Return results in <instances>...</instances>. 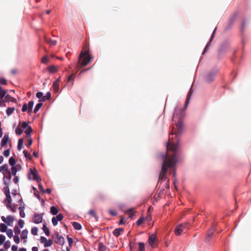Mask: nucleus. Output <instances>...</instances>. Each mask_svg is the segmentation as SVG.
<instances>
[{"mask_svg":"<svg viewBox=\"0 0 251 251\" xmlns=\"http://www.w3.org/2000/svg\"><path fill=\"white\" fill-rule=\"evenodd\" d=\"M178 121L176 123V127L177 131L174 132L173 129L171 135L173 136L176 135L177 138L176 142L173 140V137L169 136V141L167 146V151L165 154L162 155L163 162L162 165L161 171L159 176V180H164L166 179V176L169 169H174L176 162V155L178 149V136L182 131L183 125L180 116L178 117Z\"/></svg>","mask_w":251,"mask_h":251,"instance_id":"obj_1","label":"nucleus"},{"mask_svg":"<svg viewBox=\"0 0 251 251\" xmlns=\"http://www.w3.org/2000/svg\"><path fill=\"white\" fill-rule=\"evenodd\" d=\"M93 58L89 53V50L86 44L84 45L79 56L78 63L81 68L87 65L91 62Z\"/></svg>","mask_w":251,"mask_h":251,"instance_id":"obj_2","label":"nucleus"},{"mask_svg":"<svg viewBox=\"0 0 251 251\" xmlns=\"http://www.w3.org/2000/svg\"><path fill=\"white\" fill-rule=\"evenodd\" d=\"M24 130H25L26 136L29 137L32 130L31 127L28 126V123L26 122L22 123L21 125L20 123L19 126H17V134L21 135L23 132Z\"/></svg>","mask_w":251,"mask_h":251,"instance_id":"obj_3","label":"nucleus"},{"mask_svg":"<svg viewBox=\"0 0 251 251\" xmlns=\"http://www.w3.org/2000/svg\"><path fill=\"white\" fill-rule=\"evenodd\" d=\"M6 199L5 200V203L7 208L10 209L12 212H14L16 210V205L11 204L12 199L10 195L9 191H5Z\"/></svg>","mask_w":251,"mask_h":251,"instance_id":"obj_4","label":"nucleus"},{"mask_svg":"<svg viewBox=\"0 0 251 251\" xmlns=\"http://www.w3.org/2000/svg\"><path fill=\"white\" fill-rule=\"evenodd\" d=\"M189 224L188 223L178 225L175 229L176 235H180L183 231L187 230L189 228Z\"/></svg>","mask_w":251,"mask_h":251,"instance_id":"obj_5","label":"nucleus"},{"mask_svg":"<svg viewBox=\"0 0 251 251\" xmlns=\"http://www.w3.org/2000/svg\"><path fill=\"white\" fill-rule=\"evenodd\" d=\"M52 238L53 239L55 243L63 246L65 243V240L62 235H60L58 232L55 231L52 235Z\"/></svg>","mask_w":251,"mask_h":251,"instance_id":"obj_6","label":"nucleus"},{"mask_svg":"<svg viewBox=\"0 0 251 251\" xmlns=\"http://www.w3.org/2000/svg\"><path fill=\"white\" fill-rule=\"evenodd\" d=\"M32 176V179L39 182L41 180V178L39 176L38 172L36 169H30V172L28 174V178L31 179V176Z\"/></svg>","mask_w":251,"mask_h":251,"instance_id":"obj_7","label":"nucleus"},{"mask_svg":"<svg viewBox=\"0 0 251 251\" xmlns=\"http://www.w3.org/2000/svg\"><path fill=\"white\" fill-rule=\"evenodd\" d=\"M9 163L12 166V174L14 176L13 180L15 183H16V166H15L16 162L14 157H10L9 160Z\"/></svg>","mask_w":251,"mask_h":251,"instance_id":"obj_8","label":"nucleus"},{"mask_svg":"<svg viewBox=\"0 0 251 251\" xmlns=\"http://www.w3.org/2000/svg\"><path fill=\"white\" fill-rule=\"evenodd\" d=\"M2 221L7 224L8 226H12L14 221V217L12 216H8L6 218L2 216L1 217Z\"/></svg>","mask_w":251,"mask_h":251,"instance_id":"obj_9","label":"nucleus"},{"mask_svg":"<svg viewBox=\"0 0 251 251\" xmlns=\"http://www.w3.org/2000/svg\"><path fill=\"white\" fill-rule=\"evenodd\" d=\"M43 215L39 213H35L33 217V221L35 224L41 223L43 221Z\"/></svg>","mask_w":251,"mask_h":251,"instance_id":"obj_10","label":"nucleus"},{"mask_svg":"<svg viewBox=\"0 0 251 251\" xmlns=\"http://www.w3.org/2000/svg\"><path fill=\"white\" fill-rule=\"evenodd\" d=\"M63 215L62 214H59L55 217H53L52 219V223L54 226L57 225L58 221H61L63 219Z\"/></svg>","mask_w":251,"mask_h":251,"instance_id":"obj_11","label":"nucleus"},{"mask_svg":"<svg viewBox=\"0 0 251 251\" xmlns=\"http://www.w3.org/2000/svg\"><path fill=\"white\" fill-rule=\"evenodd\" d=\"M156 236L154 234H152L149 238V243L152 247L154 248L156 246L155 241Z\"/></svg>","mask_w":251,"mask_h":251,"instance_id":"obj_12","label":"nucleus"},{"mask_svg":"<svg viewBox=\"0 0 251 251\" xmlns=\"http://www.w3.org/2000/svg\"><path fill=\"white\" fill-rule=\"evenodd\" d=\"M218 73V71H214L213 72L209 73L206 77V80L208 82H211L213 80L214 77L215 76L216 74Z\"/></svg>","mask_w":251,"mask_h":251,"instance_id":"obj_13","label":"nucleus"},{"mask_svg":"<svg viewBox=\"0 0 251 251\" xmlns=\"http://www.w3.org/2000/svg\"><path fill=\"white\" fill-rule=\"evenodd\" d=\"M214 226L213 225L210 229H209L207 232V236L205 238V242L209 243L210 241V237H211L213 234V230L214 229Z\"/></svg>","mask_w":251,"mask_h":251,"instance_id":"obj_14","label":"nucleus"},{"mask_svg":"<svg viewBox=\"0 0 251 251\" xmlns=\"http://www.w3.org/2000/svg\"><path fill=\"white\" fill-rule=\"evenodd\" d=\"M216 29L217 28L216 27L215 28V29L214 30L213 32V33L211 35V38L209 41V42L207 44L205 49H204V50L202 53V54H204L205 53V52L207 51V50L208 49V48L210 45V43L211 42V41H212L213 38L214 37V36H215V32H216Z\"/></svg>","mask_w":251,"mask_h":251,"instance_id":"obj_15","label":"nucleus"},{"mask_svg":"<svg viewBox=\"0 0 251 251\" xmlns=\"http://www.w3.org/2000/svg\"><path fill=\"white\" fill-rule=\"evenodd\" d=\"M53 88L55 92H57L59 90V78H58L53 82Z\"/></svg>","mask_w":251,"mask_h":251,"instance_id":"obj_16","label":"nucleus"},{"mask_svg":"<svg viewBox=\"0 0 251 251\" xmlns=\"http://www.w3.org/2000/svg\"><path fill=\"white\" fill-rule=\"evenodd\" d=\"M27 235H28V231L26 229H25L22 231V233L21 235V237L22 239L24 240V243H25L26 242L25 239L27 237Z\"/></svg>","mask_w":251,"mask_h":251,"instance_id":"obj_17","label":"nucleus"},{"mask_svg":"<svg viewBox=\"0 0 251 251\" xmlns=\"http://www.w3.org/2000/svg\"><path fill=\"white\" fill-rule=\"evenodd\" d=\"M124 229L123 228H116L113 232V234L116 236H119L121 232H123Z\"/></svg>","mask_w":251,"mask_h":251,"instance_id":"obj_18","label":"nucleus"},{"mask_svg":"<svg viewBox=\"0 0 251 251\" xmlns=\"http://www.w3.org/2000/svg\"><path fill=\"white\" fill-rule=\"evenodd\" d=\"M8 135H5L1 140V147L5 146L6 145V144L8 142Z\"/></svg>","mask_w":251,"mask_h":251,"instance_id":"obj_19","label":"nucleus"},{"mask_svg":"<svg viewBox=\"0 0 251 251\" xmlns=\"http://www.w3.org/2000/svg\"><path fill=\"white\" fill-rule=\"evenodd\" d=\"M45 41L50 46H54L56 44V41L55 40H52L51 39H48L46 37H45Z\"/></svg>","mask_w":251,"mask_h":251,"instance_id":"obj_20","label":"nucleus"},{"mask_svg":"<svg viewBox=\"0 0 251 251\" xmlns=\"http://www.w3.org/2000/svg\"><path fill=\"white\" fill-rule=\"evenodd\" d=\"M75 74L72 73L71 75H70L68 77L67 79V81L68 82H71V85L72 86L74 84V80L75 79Z\"/></svg>","mask_w":251,"mask_h":251,"instance_id":"obj_21","label":"nucleus"},{"mask_svg":"<svg viewBox=\"0 0 251 251\" xmlns=\"http://www.w3.org/2000/svg\"><path fill=\"white\" fill-rule=\"evenodd\" d=\"M33 104H34V101L32 100L29 101V102L28 103V104H27V106H28V113L30 114L31 113V112L32 111Z\"/></svg>","mask_w":251,"mask_h":251,"instance_id":"obj_22","label":"nucleus"},{"mask_svg":"<svg viewBox=\"0 0 251 251\" xmlns=\"http://www.w3.org/2000/svg\"><path fill=\"white\" fill-rule=\"evenodd\" d=\"M89 214L92 217L95 218L96 221H98V217L97 216V215L96 214V212L95 210L93 209H91L89 211Z\"/></svg>","mask_w":251,"mask_h":251,"instance_id":"obj_23","label":"nucleus"},{"mask_svg":"<svg viewBox=\"0 0 251 251\" xmlns=\"http://www.w3.org/2000/svg\"><path fill=\"white\" fill-rule=\"evenodd\" d=\"M11 175H12V171L10 172L9 170L8 171L5 172L3 174L4 177L8 180L11 179Z\"/></svg>","mask_w":251,"mask_h":251,"instance_id":"obj_24","label":"nucleus"},{"mask_svg":"<svg viewBox=\"0 0 251 251\" xmlns=\"http://www.w3.org/2000/svg\"><path fill=\"white\" fill-rule=\"evenodd\" d=\"M50 212L52 215H55L58 213V211L56 207L54 206H52L50 208Z\"/></svg>","mask_w":251,"mask_h":251,"instance_id":"obj_25","label":"nucleus"},{"mask_svg":"<svg viewBox=\"0 0 251 251\" xmlns=\"http://www.w3.org/2000/svg\"><path fill=\"white\" fill-rule=\"evenodd\" d=\"M72 225H73L74 228L75 229L80 230L81 229L82 227H81V225L77 222H73Z\"/></svg>","mask_w":251,"mask_h":251,"instance_id":"obj_26","label":"nucleus"},{"mask_svg":"<svg viewBox=\"0 0 251 251\" xmlns=\"http://www.w3.org/2000/svg\"><path fill=\"white\" fill-rule=\"evenodd\" d=\"M8 166L6 164L3 165L0 167V172L2 173L3 174L5 172L8 171Z\"/></svg>","mask_w":251,"mask_h":251,"instance_id":"obj_27","label":"nucleus"},{"mask_svg":"<svg viewBox=\"0 0 251 251\" xmlns=\"http://www.w3.org/2000/svg\"><path fill=\"white\" fill-rule=\"evenodd\" d=\"M42 105V102H40L38 104H37L34 109V113H36L39 110V109L41 108Z\"/></svg>","mask_w":251,"mask_h":251,"instance_id":"obj_28","label":"nucleus"},{"mask_svg":"<svg viewBox=\"0 0 251 251\" xmlns=\"http://www.w3.org/2000/svg\"><path fill=\"white\" fill-rule=\"evenodd\" d=\"M192 93L191 92V90L190 89V91H189L188 94H187V98H186V101H185V107L187 106V104L189 103V100H190V98H191V95H192Z\"/></svg>","mask_w":251,"mask_h":251,"instance_id":"obj_29","label":"nucleus"},{"mask_svg":"<svg viewBox=\"0 0 251 251\" xmlns=\"http://www.w3.org/2000/svg\"><path fill=\"white\" fill-rule=\"evenodd\" d=\"M43 231H44L45 233L46 234V235L47 236H49L50 235V230H49V229L48 227H47L46 226L45 224H44L43 225Z\"/></svg>","mask_w":251,"mask_h":251,"instance_id":"obj_30","label":"nucleus"},{"mask_svg":"<svg viewBox=\"0 0 251 251\" xmlns=\"http://www.w3.org/2000/svg\"><path fill=\"white\" fill-rule=\"evenodd\" d=\"M138 244H139L138 251H145L144 243H143L142 242H140L138 243Z\"/></svg>","mask_w":251,"mask_h":251,"instance_id":"obj_31","label":"nucleus"},{"mask_svg":"<svg viewBox=\"0 0 251 251\" xmlns=\"http://www.w3.org/2000/svg\"><path fill=\"white\" fill-rule=\"evenodd\" d=\"M24 208V206H20V207H19V210H20V215L22 218H24L25 216V213L23 210Z\"/></svg>","mask_w":251,"mask_h":251,"instance_id":"obj_32","label":"nucleus"},{"mask_svg":"<svg viewBox=\"0 0 251 251\" xmlns=\"http://www.w3.org/2000/svg\"><path fill=\"white\" fill-rule=\"evenodd\" d=\"M53 241L51 239L47 240L46 242L44 243L45 247H50L52 245Z\"/></svg>","mask_w":251,"mask_h":251,"instance_id":"obj_33","label":"nucleus"},{"mask_svg":"<svg viewBox=\"0 0 251 251\" xmlns=\"http://www.w3.org/2000/svg\"><path fill=\"white\" fill-rule=\"evenodd\" d=\"M7 226L4 224L1 223L0 224V231L1 232H4L6 231Z\"/></svg>","mask_w":251,"mask_h":251,"instance_id":"obj_34","label":"nucleus"},{"mask_svg":"<svg viewBox=\"0 0 251 251\" xmlns=\"http://www.w3.org/2000/svg\"><path fill=\"white\" fill-rule=\"evenodd\" d=\"M24 140L22 138H21L18 141V149L19 150H21L23 147V143Z\"/></svg>","mask_w":251,"mask_h":251,"instance_id":"obj_35","label":"nucleus"},{"mask_svg":"<svg viewBox=\"0 0 251 251\" xmlns=\"http://www.w3.org/2000/svg\"><path fill=\"white\" fill-rule=\"evenodd\" d=\"M38 229L37 227H33L31 228V232L33 235H37L38 234Z\"/></svg>","mask_w":251,"mask_h":251,"instance_id":"obj_36","label":"nucleus"},{"mask_svg":"<svg viewBox=\"0 0 251 251\" xmlns=\"http://www.w3.org/2000/svg\"><path fill=\"white\" fill-rule=\"evenodd\" d=\"M49 71L50 73H55L57 71V69L56 67H55L54 66H50L49 68Z\"/></svg>","mask_w":251,"mask_h":251,"instance_id":"obj_37","label":"nucleus"},{"mask_svg":"<svg viewBox=\"0 0 251 251\" xmlns=\"http://www.w3.org/2000/svg\"><path fill=\"white\" fill-rule=\"evenodd\" d=\"M179 111H180V112H182L181 110L176 109L175 110V111L174 112V114L173 115V120H175V119H176L177 118L178 113L179 112Z\"/></svg>","mask_w":251,"mask_h":251,"instance_id":"obj_38","label":"nucleus"},{"mask_svg":"<svg viewBox=\"0 0 251 251\" xmlns=\"http://www.w3.org/2000/svg\"><path fill=\"white\" fill-rule=\"evenodd\" d=\"M14 110L15 108L14 107L8 108L6 110V113L8 115H10L14 112Z\"/></svg>","mask_w":251,"mask_h":251,"instance_id":"obj_39","label":"nucleus"},{"mask_svg":"<svg viewBox=\"0 0 251 251\" xmlns=\"http://www.w3.org/2000/svg\"><path fill=\"white\" fill-rule=\"evenodd\" d=\"M5 236L3 235V234H0V246H1L2 244H3V243L5 241Z\"/></svg>","mask_w":251,"mask_h":251,"instance_id":"obj_40","label":"nucleus"},{"mask_svg":"<svg viewBox=\"0 0 251 251\" xmlns=\"http://www.w3.org/2000/svg\"><path fill=\"white\" fill-rule=\"evenodd\" d=\"M105 247L103 245L102 243H100L99 244V250L100 251H104V249Z\"/></svg>","mask_w":251,"mask_h":251,"instance_id":"obj_41","label":"nucleus"},{"mask_svg":"<svg viewBox=\"0 0 251 251\" xmlns=\"http://www.w3.org/2000/svg\"><path fill=\"white\" fill-rule=\"evenodd\" d=\"M67 240L69 243V247H71L73 243V239L71 237H70L68 235L67 236Z\"/></svg>","mask_w":251,"mask_h":251,"instance_id":"obj_42","label":"nucleus"},{"mask_svg":"<svg viewBox=\"0 0 251 251\" xmlns=\"http://www.w3.org/2000/svg\"><path fill=\"white\" fill-rule=\"evenodd\" d=\"M126 213L129 215V217H131L133 215H134V212L132 209H130L127 211Z\"/></svg>","mask_w":251,"mask_h":251,"instance_id":"obj_43","label":"nucleus"},{"mask_svg":"<svg viewBox=\"0 0 251 251\" xmlns=\"http://www.w3.org/2000/svg\"><path fill=\"white\" fill-rule=\"evenodd\" d=\"M28 109L27 105V104L26 103H25L23 105L22 111L23 112H25V111H27L28 112Z\"/></svg>","mask_w":251,"mask_h":251,"instance_id":"obj_44","label":"nucleus"},{"mask_svg":"<svg viewBox=\"0 0 251 251\" xmlns=\"http://www.w3.org/2000/svg\"><path fill=\"white\" fill-rule=\"evenodd\" d=\"M143 221H144V218L143 217H141L139 219H138V220L137 221V225L138 226H140L143 223Z\"/></svg>","mask_w":251,"mask_h":251,"instance_id":"obj_45","label":"nucleus"},{"mask_svg":"<svg viewBox=\"0 0 251 251\" xmlns=\"http://www.w3.org/2000/svg\"><path fill=\"white\" fill-rule=\"evenodd\" d=\"M23 153L24 154L26 158H30V157H31L30 153L26 150L24 151Z\"/></svg>","mask_w":251,"mask_h":251,"instance_id":"obj_46","label":"nucleus"},{"mask_svg":"<svg viewBox=\"0 0 251 251\" xmlns=\"http://www.w3.org/2000/svg\"><path fill=\"white\" fill-rule=\"evenodd\" d=\"M0 83L2 85H5L7 84V80L3 77H0Z\"/></svg>","mask_w":251,"mask_h":251,"instance_id":"obj_47","label":"nucleus"},{"mask_svg":"<svg viewBox=\"0 0 251 251\" xmlns=\"http://www.w3.org/2000/svg\"><path fill=\"white\" fill-rule=\"evenodd\" d=\"M42 63L43 64H46L48 62V58L47 56H45L42 58Z\"/></svg>","mask_w":251,"mask_h":251,"instance_id":"obj_48","label":"nucleus"},{"mask_svg":"<svg viewBox=\"0 0 251 251\" xmlns=\"http://www.w3.org/2000/svg\"><path fill=\"white\" fill-rule=\"evenodd\" d=\"M7 235L9 237L11 238L13 236V231L11 229H8L7 231Z\"/></svg>","mask_w":251,"mask_h":251,"instance_id":"obj_49","label":"nucleus"},{"mask_svg":"<svg viewBox=\"0 0 251 251\" xmlns=\"http://www.w3.org/2000/svg\"><path fill=\"white\" fill-rule=\"evenodd\" d=\"M10 242L7 241L4 244V248L7 249L10 247Z\"/></svg>","mask_w":251,"mask_h":251,"instance_id":"obj_50","label":"nucleus"},{"mask_svg":"<svg viewBox=\"0 0 251 251\" xmlns=\"http://www.w3.org/2000/svg\"><path fill=\"white\" fill-rule=\"evenodd\" d=\"M18 225L21 228H22L24 225V221L23 220H19L18 221Z\"/></svg>","mask_w":251,"mask_h":251,"instance_id":"obj_51","label":"nucleus"},{"mask_svg":"<svg viewBox=\"0 0 251 251\" xmlns=\"http://www.w3.org/2000/svg\"><path fill=\"white\" fill-rule=\"evenodd\" d=\"M36 97L40 100V99L43 97V93L41 92H39L36 93Z\"/></svg>","mask_w":251,"mask_h":251,"instance_id":"obj_52","label":"nucleus"},{"mask_svg":"<svg viewBox=\"0 0 251 251\" xmlns=\"http://www.w3.org/2000/svg\"><path fill=\"white\" fill-rule=\"evenodd\" d=\"M39 189L43 193H45V189H44L43 185L41 183H39L38 185Z\"/></svg>","mask_w":251,"mask_h":251,"instance_id":"obj_53","label":"nucleus"},{"mask_svg":"<svg viewBox=\"0 0 251 251\" xmlns=\"http://www.w3.org/2000/svg\"><path fill=\"white\" fill-rule=\"evenodd\" d=\"M109 213L112 216H116V215H117V212L115 210H114L110 209L109 210Z\"/></svg>","mask_w":251,"mask_h":251,"instance_id":"obj_54","label":"nucleus"},{"mask_svg":"<svg viewBox=\"0 0 251 251\" xmlns=\"http://www.w3.org/2000/svg\"><path fill=\"white\" fill-rule=\"evenodd\" d=\"M9 154H10V151L9 150H6L4 151L3 155L5 157H8L9 155Z\"/></svg>","mask_w":251,"mask_h":251,"instance_id":"obj_55","label":"nucleus"},{"mask_svg":"<svg viewBox=\"0 0 251 251\" xmlns=\"http://www.w3.org/2000/svg\"><path fill=\"white\" fill-rule=\"evenodd\" d=\"M45 97L46 98V99H47V100H49L51 98V94L50 92H48L47 94H46V95L45 96Z\"/></svg>","mask_w":251,"mask_h":251,"instance_id":"obj_56","label":"nucleus"},{"mask_svg":"<svg viewBox=\"0 0 251 251\" xmlns=\"http://www.w3.org/2000/svg\"><path fill=\"white\" fill-rule=\"evenodd\" d=\"M90 68L85 69L81 71L78 75H80L84 74L85 72L89 70Z\"/></svg>","mask_w":251,"mask_h":251,"instance_id":"obj_57","label":"nucleus"},{"mask_svg":"<svg viewBox=\"0 0 251 251\" xmlns=\"http://www.w3.org/2000/svg\"><path fill=\"white\" fill-rule=\"evenodd\" d=\"M47 240V239L45 237H44V236H41L40 237V242L41 243H45L46 242Z\"/></svg>","mask_w":251,"mask_h":251,"instance_id":"obj_58","label":"nucleus"},{"mask_svg":"<svg viewBox=\"0 0 251 251\" xmlns=\"http://www.w3.org/2000/svg\"><path fill=\"white\" fill-rule=\"evenodd\" d=\"M46 100H47V99H46L45 96H43V97H42L40 99V100H39V102H44V101H45Z\"/></svg>","mask_w":251,"mask_h":251,"instance_id":"obj_59","label":"nucleus"},{"mask_svg":"<svg viewBox=\"0 0 251 251\" xmlns=\"http://www.w3.org/2000/svg\"><path fill=\"white\" fill-rule=\"evenodd\" d=\"M34 195L35 196V197L38 199V200H41V198L39 196V192L38 193H37V192H34Z\"/></svg>","mask_w":251,"mask_h":251,"instance_id":"obj_60","label":"nucleus"},{"mask_svg":"<svg viewBox=\"0 0 251 251\" xmlns=\"http://www.w3.org/2000/svg\"><path fill=\"white\" fill-rule=\"evenodd\" d=\"M32 139H30L28 140V144L27 145V147H29L31 144H32Z\"/></svg>","mask_w":251,"mask_h":251,"instance_id":"obj_61","label":"nucleus"},{"mask_svg":"<svg viewBox=\"0 0 251 251\" xmlns=\"http://www.w3.org/2000/svg\"><path fill=\"white\" fill-rule=\"evenodd\" d=\"M98 198L101 200H103L104 198V197L103 195L102 194H99V196H98Z\"/></svg>","mask_w":251,"mask_h":251,"instance_id":"obj_62","label":"nucleus"},{"mask_svg":"<svg viewBox=\"0 0 251 251\" xmlns=\"http://www.w3.org/2000/svg\"><path fill=\"white\" fill-rule=\"evenodd\" d=\"M51 189L50 188H47L45 190V193L50 194L51 193Z\"/></svg>","mask_w":251,"mask_h":251,"instance_id":"obj_63","label":"nucleus"},{"mask_svg":"<svg viewBox=\"0 0 251 251\" xmlns=\"http://www.w3.org/2000/svg\"><path fill=\"white\" fill-rule=\"evenodd\" d=\"M32 251H38V249L36 247H34L32 248Z\"/></svg>","mask_w":251,"mask_h":251,"instance_id":"obj_64","label":"nucleus"}]
</instances>
